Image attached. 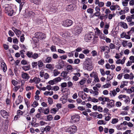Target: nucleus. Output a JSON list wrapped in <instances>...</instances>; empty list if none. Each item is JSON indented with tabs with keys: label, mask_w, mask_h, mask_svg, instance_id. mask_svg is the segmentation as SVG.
I'll return each mask as SVG.
<instances>
[{
	"label": "nucleus",
	"mask_w": 134,
	"mask_h": 134,
	"mask_svg": "<svg viewBox=\"0 0 134 134\" xmlns=\"http://www.w3.org/2000/svg\"><path fill=\"white\" fill-rule=\"evenodd\" d=\"M5 5V13H7L9 16H12L14 13L13 10L11 8L10 6L8 4Z\"/></svg>",
	"instance_id": "1"
},
{
	"label": "nucleus",
	"mask_w": 134,
	"mask_h": 134,
	"mask_svg": "<svg viewBox=\"0 0 134 134\" xmlns=\"http://www.w3.org/2000/svg\"><path fill=\"white\" fill-rule=\"evenodd\" d=\"M84 68L88 70L91 71L93 69V67L91 63L89 61H87L84 63Z\"/></svg>",
	"instance_id": "2"
},
{
	"label": "nucleus",
	"mask_w": 134,
	"mask_h": 134,
	"mask_svg": "<svg viewBox=\"0 0 134 134\" xmlns=\"http://www.w3.org/2000/svg\"><path fill=\"white\" fill-rule=\"evenodd\" d=\"M35 36L40 39H43L46 37L45 34L40 32H36L35 34Z\"/></svg>",
	"instance_id": "3"
},
{
	"label": "nucleus",
	"mask_w": 134,
	"mask_h": 134,
	"mask_svg": "<svg viewBox=\"0 0 134 134\" xmlns=\"http://www.w3.org/2000/svg\"><path fill=\"white\" fill-rule=\"evenodd\" d=\"M71 122L72 123H74L78 121L80 119V117L77 114H75L71 117Z\"/></svg>",
	"instance_id": "4"
},
{
	"label": "nucleus",
	"mask_w": 134,
	"mask_h": 134,
	"mask_svg": "<svg viewBox=\"0 0 134 134\" xmlns=\"http://www.w3.org/2000/svg\"><path fill=\"white\" fill-rule=\"evenodd\" d=\"M100 49V51L101 52H103L105 51V53H109L110 52V48L109 47L106 46H101L99 47Z\"/></svg>",
	"instance_id": "5"
},
{
	"label": "nucleus",
	"mask_w": 134,
	"mask_h": 134,
	"mask_svg": "<svg viewBox=\"0 0 134 134\" xmlns=\"http://www.w3.org/2000/svg\"><path fill=\"white\" fill-rule=\"evenodd\" d=\"M72 21L71 20L67 19L63 22V25L66 27L71 26L72 24Z\"/></svg>",
	"instance_id": "6"
},
{
	"label": "nucleus",
	"mask_w": 134,
	"mask_h": 134,
	"mask_svg": "<svg viewBox=\"0 0 134 134\" xmlns=\"http://www.w3.org/2000/svg\"><path fill=\"white\" fill-rule=\"evenodd\" d=\"M90 76L91 77H94V81L95 82H99L100 81L97 74H95L94 72H93L90 74Z\"/></svg>",
	"instance_id": "7"
},
{
	"label": "nucleus",
	"mask_w": 134,
	"mask_h": 134,
	"mask_svg": "<svg viewBox=\"0 0 134 134\" xmlns=\"http://www.w3.org/2000/svg\"><path fill=\"white\" fill-rule=\"evenodd\" d=\"M74 31L75 32L76 35H78L81 32V28L78 26H76L74 28Z\"/></svg>",
	"instance_id": "8"
},
{
	"label": "nucleus",
	"mask_w": 134,
	"mask_h": 134,
	"mask_svg": "<svg viewBox=\"0 0 134 134\" xmlns=\"http://www.w3.org/2000/svg\"><path fill=\"white\" fill-rule=\"evenodd\" d=\"M77 130V127L75 125L70 126L69 131H70L71 133H74L76 132Z\"/></svg>",
	"instance_id": "9"
},
{
	"label": "nucleus",
	"mask_w": 134,
	"mask_h": 134,
	"mask_svg": "<svg viewBox=\"0 0 134 134\" xmlns=\"http://www.w3.org/2000/svg\"><path fill=\"white\" fill-rule=\"evenodd\" d=\"M1 113L2 116L5 118H8V113L6 111L2 110L1 111Z\"/></svg>",
	"instance_id": "10"
},
{
	"label": "nucleus",
	"mask_w": 134,
	"mask_h": 134,
	"mask_svg": "<svg viewBox=\"0 0 134 134\" xmlns=\"http://www.w3.org/2000/svg\"><path fill=\"white\" fill-rule=\"evenodd\" d=\"M12 29L14 32L18 37H19L21 34V32L19 30H17L15 27H13Z\"/></svg>",
	"instance_id": "11"
},
{
	"label": "nucleus",
	"mask_w": 134,
	"mask_h": 134,
	"mask_svg": "<svg viewBox=\"0 0 134 134\" xmlns=\"http://www.w3.org/2000/svg\"><path fill=\"white\" fill-rule=\"evenodd\" d=\"M21 76L23 78L26 80H27L30 77V76L27 73L23 72L21 74Z\"/></svg>",
	"instance_id": "12"
},
{
	"label": "nucleus",
	"mask_w": 134,
	"mask_h": 134,
	"mask_svg": "<svg viewBox=\"0 0 134 134\" xmlns=\"http://www.w3.org/2000/svg\"><path fill=\"white\" fill-rule=\"evenodd\" d=\"M107 105L108 107H113L114 105V100H110L107 103Z\"/></svg>",
	"instance_id": "13"
},
{
	"label": "nucleus",
	"mask_w": 134,
	"mask_h": 134,
	"mask_svg": "<svg viewBox=\"0 0 134 134\" xmlns=\"http://www.w3.org/2000/svg\"><path fill=\"white\" fill-rule=\"evenodd\" d=\"M92 37L91 35L89 34H86L85 36V39L86 42L90 40L92 38Z\"/></svg>",
	"instance_id": "14"
},
{
	"label": "nucleus",
	"mask_w": 134,
	"mask_h": 134,
	"mask_svg": "<svg viewBox=\"0 0 134 134\" xmlns=\"http://www.w3.org/2000/svg\"><path fill=\"white\" fill-rule=\"evenodd\" d=\"M35 117L36 119L38 120H41L43 119V116H42L40 113H37L35 115Z\"/></svg>",
	"instance_id": "15"
},
{
	"label": "nucleus",
	"mask_w": 134,
	"mask_h": 134,
	"mask_svg": "<svg viewBox=\"0 0 134 134\" xmlns=\"http://www.w3.org/2000/svg\"><path fill=\"white\" fill-rule=\"evenodd\" d=\"M1 66L4 72H5L7 70L6 65L5 63L4 62L2 63L1 64Z\"/></svg>",
	"instance_id": "16"
},
{
	"label": "nucleus",
	"mask_w": 134,
	"mask_h": 134,
	"mask_svg": "<svg viewBox=\"0 0 134 134\" xmlns=\"http://www.w3.org/2000/svg\"><path fill=\"white\" fill-rule=\"evenodd\" d=\"M128 82L127 81H123L121 83L120 86V87L121 88H123L125 86H127L128 85Z\"/></svg>",
	"instance_id": "17"
},
{
	"label": "nucleus",
	"mask_w": 134,
	"mask_h": 134,
	"mask_svg": "<svg viewBox=\"0 0 134 134\" xmlns=\"http://www.w3.org/2000/svg\"><path fill=\"white\" fill-rule=\"evenodd\" d=\"M46 68L50 70H52L54 68V65L50 64H47L46 65Z\"/></svg>",
	"instance_id": "18"
},
{
	"label": "nucleus",
	"mask_w": 134,
	"mask_h": 134,
	"mask_svg": "<svg viewBox=\"0 0 134 134\" xmlns=\"http://www.w3.org/2000/svg\"><path fill=\"white\" fill-rule=\"evenodd\" d=\"M90 92L91 94H94V96L97 95L98 94V92L97 91H94L92 89L90 90Z\"/></svg>",
	"instance_id": "19"
},
{
	"label": "nucleus",
	"mask_w": 134,
	"mask_h": 134,
	"mask_svg": "<svg viewBox=\"0 0 134 134\" xmlns=\"http://www.w3.org/2000/svg\"><path fill=\"white\" fill-rule=\"evenodd\" d=\"M60 63L59 64V67H58V69H61L63 68L64 66V63L63 61L61 60L60 61Z\"/></svg>",
	"instance_id": "20"
},
{
	"label": "nucleus",
	"mask_w": 134,
	"mask_h": 134,
	"mask_svg": "<svg viewBox=\"0 0 134 134\" xmlns=\"http://www.w3.org/2000/svg\"><path fill=\"white\" fill-rule=\"evenodd\" d=\"M120 25L124 29H127L128 28V26L127 24L124 22H121L120 23Z\"/></svg>",
	"instance_id": "21"
},
{
	"label": "nucleus",
	"mask_w": 134,
	"mask_h": 134,
	"mask_svg": "<svg viewBox=\"0 0 134 134\" xmlns=\"http://www.w3.org/2000/svg\"><path fill=\"white\" fill-rule=\"evenodd\" d=\"M30 66L29 65L27 66H25L22 67L23 69L25 71L28 70L30 69Z\"/></svg>",
	"instance_id": "22"
},
{
	"label": "nucleus",
	"mask_w": 134,
	"mask_h": 134,
	"mask_svg": "<svg viewBox=\"0 0 134 134\" xmlns=\"http://www.w3.org/2000/svg\"><path fill=\"white\" fill-rule=\"evenodd\" d=\"M44 65L42 61L39 60L38 62V65L39 68L42 67Z\"/></svg>",
	"instance_id": "23"
},
{
	"label": "nucleus",
	"mask_w": 134,
	"mask_h": 134,
	"mask_svg": "<svg viewBox=\"0 0 134 134\" xmlns=\"http://www.w3.org/2000/svg\"><path fill=\"white\" fill-rule=\"evenodd\" d=\"M53 73L54 76H55L59 74L60 73V72L58 71L57 69H55L53 70Z\"/></svg>",
	"instance_id": "24"
},
{
	"label": "nucleus",
	"mask_w": 134,
	"mask_h": 134,
	"mask_svg": "<svg viewBox=\"0 0 134 134\" xmlns=\"http://www.w3.org/2000/svg\"><path fill=\"white\" fill-rule=\"evenodd\" d=\"M35 15V13L32 11H29L27 13L28 16L29 17H32Z\"/></svg>",
	"instance_id": "25"
},
{
	"label": "nucleus",
	"mask_w": 134,
	"mask_h": 134,
	"mask_svg": "<svg viewBox=\"0 0 134 134\" xmlns=\"http://www.w3.org/2000/svg\"><path fill=\"white\" fill-rule=\"evenodd\" d=\"M39 57V54L35 53L32 54V58L34 59H37Z\"/></svg>",
	"instance_id": "26"
},
{
	"label": "nucleus",
	"mask_w": 134,
	"mask_h": 134,
	"mask_svg": "<svg viewBox=\"0 0 134 134\" xmlns=\"http://www.w3.org/2000/svg\"><path fill=\"white\" fill-rule=\"evenodd\" d=\"M118 7V5H111L110 7V8L111 10H115L116 8Z\"/></svg>",
	"instance_id": "27"
},
{
	"label": "nucleus",
	"mask_w": 134,
	"mask_h": 134,
	"mask_svg": "<svg viewBox=\"0 0 134 134\" xmlns=\"http://www.w3.org/2000/svg\"><path fill=\"white\" fill-rule=\"evenodd\" d=\"M109 48L111 49H113L115 48V46L114 44L111 43H110L109 46Z\"/></svg>",
	"instance_id": "28"
},
{
	"label": "nucleus",
	"mask_w": 134,
	"mask_h": 134,
	"mask_svg": "<svg viewBox=\"0 0 134 134\" xmlns=\"http://www.w3.org/2000/svg\"><path fill=\"white\" fill-rule=\"evenodd\" d=\"M31 2L34 4H38L40 2L41 0H30Z\"/></svg>",
	"instance_id": "29"
},
{
	"label": "nucleus",
	"mask_w": 134,
	"mask_h": 134,
	"mask_svg": "<svg viewBox=\"0 0 134 134\" xmlns=\"http://www.w3.org/2000/svg\"><path fill=\"white\" fill-rule=\"evenodd\" d=\"M119 121V120L117 118H114L112 119L111 123L113 124H115L117 123Z\"/></svg>",
	"instance_id": "30"
},
{
	"label": "nucleus",
	"mask_w": 134,
	"mask_h": 134,
	"mask_svg": "<svg viewBox=\"0 0 134 134\" xmlns=\"http://www.w3.org/2000/svg\"><path fill=\"white\" fill-rule=\"evenodd\" d=\"M96 30L98 34H101V35H100L101 37H104V38H105V37L104 36H105L104 35V34H103L101 33V31L100 30H99L98 28H96Z\"/></svg>",
	"instance_id": "31"
},
{
	"label": "nucleus",
	"mask_w": 134,
	"mask_h": 134,
	"mask_svg": "<svg viewBox=\"0 0 134 134\" xmlns=\"http://www.w3.org/2000/svg\"><path fill=\"white\" fill-rule=\"evenodd\" d=\"M33 52H30L28 51L26 53V55L29 58H31L32 56Z\"/></svg>",
	"instance_id": "32"
},
{
	"label": "nucleus",
	"mask_w": 134,
	"mask_h": 134,
	"mask_svg": "<svg viewBox=\"0 0 134 134\" xmlns=\"http://www.w3.org/2000/svg\"><path fill=\"white\" fill-rule=\"evenodd\" d=\"M52 60V58L50 57H48L45 59V62L46 63H49Z\"/></svg>",
	"instance_id": "33"
},
{
	"label": "nucleus",
	"mask_w": 134,
	"mask_h": 134,
	"mask_svg": "<svg viewBox=\"0 0 134 134\" xmlns=\"http://www.w3.org/2000/svg\"><path fill=\"white\" fill-rule=\"evenodd\" d=\"M122 100H123L125 103H127L128 102H130V99L129 97H126L124 99H122Z\"/></svg>",
	"instance_id": "34"
},
{
	"label": "nucleus",
	"mask_w": 134,
	"mask_h": 134,
	"mask_svg": "<svg viewBox=\"0 0 134 134\" xmlns=\"http://www.w3.org/2000/svg\"><path fill=\"white\" fill-rule=\"evenodd\" d=\"M67 70L69 71V70L72 71L73 68L71 65H68L66 67Z\"/></svg>",
	"instance_id": "35"
},
{
	"label": "nucleus",
	"mask_w": 134,
	"mask_h": 134,
	"mask_svg": "<svg viewBox=\"0 0 134 134\" xmlns=\"http://www.w3.org/2000/svg\"><path fill=\"white\" fill-rule=\"evenodd\" d=\"M97 124L99 125H105L106 124V122H104V121L103 120H99L97 122Z\"/></svg>",
	"instance_id": "36"
},
{
	"label": "nucleus",
	"mask_w": 134,
	"mask_h": 134,
	"mask_svg": "<svg viewBox=\"0 0 134 134\" xmlns=\"http://www.w3.org/2000/svg\"><path fill=\"white\" fill-rule=\"evenodd\" d=\"M104 63V61L103 59H102L100 60L99 61L98 63L100 65H103Z\"/></svg>",
	"instance_id": "37"
},
{
	"label": "nucleus",
	"mask_w": 134,
	"mask_h": 134,
	"mask_svg": "<svg viewBox=\"0 0 134 134\" xmlns=\"http://www.w3.org/2000/svg\"><path fill=\"white\" fill-rule=\"evenodd\" d=\"M67 85L68 87H72L73 84L71 81H69L68 82Z\"/></svg>",
	"instance_id": "38"
},
{
	"label": "nucleus",
	"mask_w": 134,
	"mask_h": 134,
	"mask_svg": "<svg viewBox=\"0 0 134 134\" xmlns=\"http://www.w3.org/2000/svg\"><path fill=\"white\" fill-rule=\"evenodd\" d=\"M37 65H38V63L37 62H34L32 63V66L33 68H36Z\"/></svg>",
	"instance_id": "39"
},
{
	"label": "nucleus",
	"mask_w": 134,
	"mask_h": 134,
	"mask_svg": "<svg viewBox=\"0 0 134 134\" xmlns=\"http://www.w3.org/2000/svg\"><path fill=\"white\" fill-rule=\"evenodd\" d=\"M92 55L93 57H95L97 55V52L95 50H93L91 52Z\"/></svg>",
	"instance_id": "40"
},
{
	"label": "nucleus",
	"mask_w": 134,
	"mask_h": 134,
	"mask_svg": "<svg viewBox=\"0 0 134 134\" xmlns=\"http://www.w3.org/2000/svg\"><path fill=\"white\" fill-rule=\"evenodd\" d=\"M116 94L117 93L115 90H113L112 91H110L109 93L111 95V94H112L114 96H115Z\"/></svg>",
	"instance_id": "41"
},
{
	"label": "nucleus",
	"mask_w": 134,
	"mask_h": 134,
	"mask_svg": "<svg viewBox=\"0 0 134 134\" xmlns=\"http://www.w3.org/2000/svg\"><path fill=\"white\" fill-rule=\"evenodd\" d=\"M83 94L86 95V93L84 92L83 91H80L78 93V95L79 97H82V96Z\"/></svg>",
	"instance_id": "42"
},
{
	"label": "nucleus",
	"mask_w": 134,
	"mask_h": 134,
	"mask_svg": "<svg viewBox=\"0 0 134 134\" xmlns=\"http://www.w3.org/2000/svg\"><path fill=\"white\" fill-rule=\"evenodd\" d=\"M48 103L49 104H51L53 103V99L51 98L48 97Z\"/></svg>",
	"instance_id": "43"
},
{
	"label": "nucleus",
	"mask_w": 134,
	"mask_h": 134,
	"mask_svg": "<svg viewBox=\"0 0 134 134\" xmlns=\"http://www.w3.org/2000/svg\"><path fill=\"white\" fill-rule=\"evenodd\" d=\"M61 79L60 77H58L54 79V81L55 82H60L61 81Z\"/></svg>",
	"instance_id": "44"
},
{
	"label": "nucleus",
	"mask_w": 134,
	"mask_h": 134,
	"mask_svg": "<svg viewBox=\"0 0 134 134\" xmlns=\"http://www.w3.org/2000/svg\"><path fill=\"white\" fill-rule=\"evenodd\" d=\"M43 110V113L44 114H47L49 113V109L48 108L46 109L45 110Z\"/></svg>",
	"instance_id": "45"
},
{
	"label": "nucleus",
	"mask_w": 134,
	"mask_h": 134,
	"mask_svg": "<svg viewBox=\"0 0 134 134\" xmlns=\"http://www.w3.org/2000/svg\"><path fill=\"white\" fill-rule=\"evenodd\" d=\"M38 105V103L36 101H34L33 103V104H32V106L34 107H36Z\"/></svg>",
	"instance_id": "46"
},
{
	"label": "nucleus",
	"mask_w": 134,
	"mask_h": 134,
	"mask_svg": "<svg viewBox=\"0 0 134 134\" xmlns=\"http://www.w3.org/2000/svg\"><path fill=\"white\" fill-rule=\"evenodd\" d=\"M75 107V105L73 104H69L68 105V107L70 109H72Z\"/></svg>",
	"instance_id": "47"
},
{
	"label": "nucleus",
	"mask_w": 134,
	"mask_h": 134,
	"mask_svg": "<svg viewBox=\"0 0 134 134\" xmlns=\"http://www.w3.org/2000/svg\"><path fill=\"white\" fill-rule=\"evenodd\" d=\"M134 31V27H131L130 30L127 32V34L128 35L132 34Z\"/></svg>",
	"instance_id": "48"
},
{
	"label": "nucleus",
	"mask_w": 134,
	"mask_h": 134,
	"mask_svg": "<svg viewBox=\"0 0 134 134\" xmlns=\"http://www.w3.org/2000/svg\"><path fill=\"white\" fill-rule=\"evenodd\" d=\"M86 81L84 79H82L79 82L80 84L81 85H83L86 82Z\"/></svg>",
	"instance_id": "49"
},
{
	"label": "nucleus",
	"mask_w": 134,
	"mask_h": 134,
	"mask_svg": "<svg viewBox=\"0 0 134 134\" xmlns=\"http://www.w3.org/2000/svg\"><path fill=\"white\" fill-rule=\"evenodd\" d=\"M127 41L123 40L122 42V44L124 47H126L127 46Z\"/></svg>",
	"instance_id": "50"
},
{
	"label": "nucleus",
	"mask_w": 134,
	"mask_h": 134,
	"mask_svg": "<svg viewBox=\"0 0 134 134\" xmlns=\"http://www.w3.org/2000/svg\"><path fill=\"white\" fill-rule=\"evenodd\" d=\"M51 128V127L50 126H46L45 128H44L43 131H49Z\"/></svg>",
	"instance_id": "51"
},
{
	"label": "nucleus",
	"mask_w": 134,
	"mask_h": 134,
	"mask_svg": "<svg viewBox=\"0 0 134 134\" xmlns=\"http://www.w3.org/2000/svg\"><path fill=\"white\" fill-rule=\"evenodd\" d=\"M35 83H38L40 81V78H37L36 77H35Z\"/></svg>",
	"instance_id": "52"
},
{
	"label": "nucleus",
	"mask_w": 134,
	"mask_h": 134,
	"mask_svg": "<svg viewBox=\"0 0 134 134\" xmlns=\"http://www.w3.org/2000/svg\"><path fill=\"white\" fill-rule=\"evenodd\" d=\"M126 19L128 22H131L132 21V17L130 16H127L126 17Z\"/></svg>",
	"instance_id": "53"
},
{
	"label": "nucleus",
	"mask_w": 134,
	"mask_h": 134,
	"mask_svg": "<svg viewBox=\"0 0 134 134\" xmlns=\"http://www.w3.org/2000/svg\"><path fill=\"white\" fill-rule=\"evenodd\" d=\"M8 34L11 37H13L14 35V33L10 30L9 31Z\"/></svg>",
	"instance_id": "54"
},
{
	"label": "nucleus",
	"mask_w": 134,
	"mask_h": 134,
	"mask_svg": "<svg viewBox=\"0 0 134 134\" xmlns=\"http://www.w3.org/2000/svg\"><path fill=\"white\" fill-rule=\"evenodd\" d=\"M57 111L56 109L54 108H53L51 109L50 110V112L54 114H55L56 113Z\"/></svg>",
	"instance_id": "55"
},
{
	"label": "nucleus",
	"mask_w": 134,
	"mask_h": 134,
	"mask_svg": "<svg viewBox=\"0 0 134 134\" xmlns=\"http://www.w3.org/2000/svg\"><path fill=\"white\" fill-rule=\"evenodd\" d=\"M93 9L91 8L88 9L87 10V12L90 14H92L93 12Z\"/></svg>",
	"instance_id": "56"
},
{
	"label": "nucleus",
	"mask_w": 134,
	"mask_h": 134,
	"mask_svg": "<svg viewBox=\"0 0 134 134\" xmlns=\"http://www.w3.org/2000/svg\"><path fill=\"white\" fill-rule=\"evenodd\" d=\"M51 49L52 51L54 52L56 51V49L55 46H52L51 47Z\"/></svg>",
	"instance_id": "57"
},
{
	"label": "nucleus",
	"mask_w": 134,
	"mask_h": 134,
	"mask_svg": "<svg viewBox=\"0 0 134 134\" xmlns=\"http://www.w3.org/2000/svg\"><path fill=\"white\" fill-rule=\"evenodd\" d=\"M53 118L51 115H48L47 116V119L48 121H51L52 120Z\"/></svg>",
	"instance_id": "58"
},
{
	"label": "nucleus",
	"mask_w": 134,
	"mask_h": 134,
	"mask_svg": "<svg viewBox=\"0 0 134 134\" xmlns=\"http://www.w3.org/2000/svg\"><path fill=\"white\" fill-rule=\"evenodd\" d=\"M90 51L88 49L84 50L82 51V52L85 54H87L89 53Z\"/></svg>",
	"instance_id": "59"
},
{
	"label": "nucleus",
	"mask_w": 134,
	"mask_h": 134,
	"mask_svg": "<svg viewBox=\"0 0 134 134\" xmlns=\"http://www.w3.org/2000/svg\"><path fill=\"white\" fill-rule=\"evenodd\" d=\"M100 71L101 73V75L103 76H104L105 74V72L104 70L102 69H100Z\"/></svg>",
	"instance_id": "60"
},
{
	"label": "nucleus",
	"mask_w": 134,
	"mask_h": 134,
	"mask_svg": "<svg viewBox=\"0 0 134 134\" xmlns=\"http://www.w3.org/2000/svg\"><path fill=\"white\" fill-rule=\"evenodd\" d=\"M34 88V87L33 86H27L26 87V89L27 91H29L32 89H33Z\"/></svg>",
	"instance_id": "61"
},
{
	"label": "nucleus",
	"mask_w": 134,
	"mask_h": 134,
	"mask_svg": "<svg viewBox=\"0 0 134 134\" xmlns=\"http://www.w3.org/2000/svg\"><path fill=\"white\" fill-rule=\"evenodd\" d=\"M61 86L62 87H66L67 86V83L66 82L63 83L61 84Z\"/></svg>",
	"instance_id": "62"
},
{
	"label": "nucleus",
	"mask_w": 134,
	"mask_h": 134,
	"mask_svg": "<svg viewBox=\"0 0 134 134\" xmlns=\"http://www.w3.org/2000/svg\"><path fill=\"white\" fill-rule=\"evenodd\" d=\"M24 35L23 34L20 37V41L21 42H24L25 39V38L24 37Z\"/></svg>",
	"instance_id": "63"
},
{
	"label": "nucleus",
	"mask_w": 134,
	"mask_h": 134,
	"mask_svg": "<svg viewBox=\"0 0 134 134\" xmlns=\"http://www.w3.org/2000/svg\"><path fill=\"white\" fill-rule=\"evenodd\" d=\"M59 89V87L57 86H54L53 90L54 91H57Z\"/></svg>",
	"instance_id": "64"
}]
</instances>
